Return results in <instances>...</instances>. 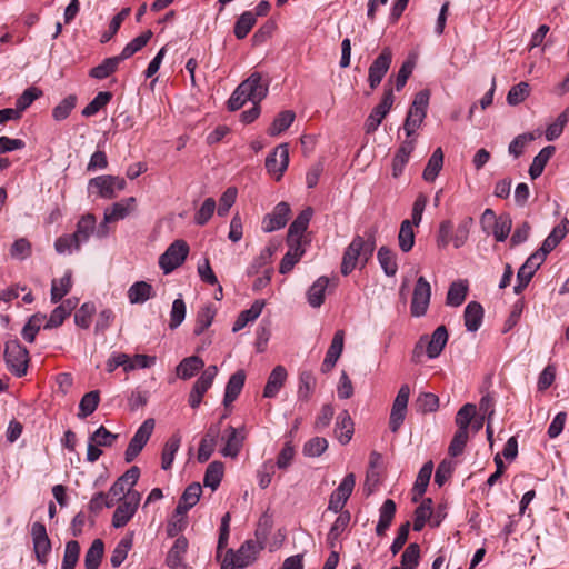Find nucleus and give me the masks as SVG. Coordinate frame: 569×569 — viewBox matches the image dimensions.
<instances>
[{
    "instance_id": "f257e3e1",
    "label": "nucleus",
    "mask_w": 569,
    "mask_h": 569,
    "mask_svg": "<svg viewBox=\"0 0 569 569\" xmlns=\"http://www.w3.org/2000/svg\"><path fill=\"white\" fill-rule=\"evenodd\" d=\"M378 229L372 227L365 232V236H356L350 244L346 248L342 261L341 273L343 276L350 274L358 264L363 267L372 257L376 249V234Z\"/></svg>"
},
{
    "instance_id": "f03ea898",
    "label": "nucleus",
    "mask_w": 569,
    "mask_h": 569,
    "mask_svg": "<svg viewBox=\"0 0 569 569\" xmlns=\"http://www.w3.org/2000/svg\"><path fill=\"white\" fill-rule=\"evenodd\" d=\"M268 93V82H262L259 72H253L242 81L228 100V108L231 111L239 110L249 100L259 103Z\"/></svg>"
},
{
    "instance_id": "7ed1b4c3",
    "label": "nucleus",
    "mask_w": 569,
    "mask_h": 569,
    "mask_svg": "<svg viewBox=\"0 0 569 569\" xmlns=\"http://www.w3.org/2000/svg\"><path fill=\"white\" fill-rule=\"evenodd\" d=\"M3 357L7 369L14 377L21 378L27 375L30 361L29 351L18 340H10L6 343Z\"/></svg>"
},
{
    "instance_id": "20e7f679",
    "label": "nucleus",
    "mask_w": 569,
    "mask_h": 569,
    "mask_svg": "<svg viewBox=\"0 0 569 569\" xmlns=\"http://www.w3.org/2000/svg\"><path fill=\"white\" fill-rule=\"evenodd\" d=\"M448 337V331L445 326L437 327L430 338L428 336H422L415 346L412 355L413 361H418L419 357L423 352V348H426L428 358H437L447 345Z\"/></svg>"
},
{
    "instance_id": "39448f33",
    "label": "nucleus",
    "mask_w": 569,
    "mask_h": 569,
    "mask_svg": "<svg viewBox=\"0 0 569 569\" xmlns=\"http://www.w3.org/2000/svg\"><path fill=\"white\" fill-rule=\"evenodd\" d=\"M429 98L430 94L428 90H421L416 93L403 123V130L408 139L416 132L426 118Z\"/></svg>"
},
{
    "instance_id": "423d86ee",
    "label": "nucleus",
    "mask_w": 569,
    "mask_h": 569,
    "mask_svg": "<svg viewBox=\"0 0 569 569\" xmlns=\"http://www.w3.org/2000/svg\"><path fill=\"white\" fill-rule=\"evenodd\" d=\"M189 246L184 240L173 241L159 258V266L166 274L180 267L187 259Z\"/></svg>"
},
{
    "instance_id": "0eeeda50",
    "label": "nucleus",
    "mask_w": 569,
    "mask_h": 569,
    "mask_svg": "<svg viewBox=\"0 0 569 569\" xmlns=\"http://www.w3.org/2000/svg\"><path fill=\"white\" fill-rule=\"evenodd\" d=\"M30 535L32 539L33 552L38 563L42 566L47 565L52 546L51 540L47 533L46 526L40 521L33 522L31 526Z\"/></svg>"
},
{
    "instance_id": "6e6552de",
    "label": "nucleus",
    "mask_w": 569,
    "mask_h": 569,
    "mask_svg": "<svg viewBox=\"0 0 569 569\" xmlns=\"http://www.w3.org/2000/svg\"><path fill=\"white\" fill-rule=\"evenodd\" d=\"M140 500L141 496L138 491H129L127 495H124L113 512L112 526L114 528L124 527L134 516Z\"/></svg>"
},
{
    "instance_id": "1a4fd4ad",
    "label": "nucleus",
    "mask_w": 569,
    "mask_h": 569,
    "mask_svg": "<svg viewBox=\"0 0 569 569\" xmlns=\"http://www.w3.org/2000/svg\"><path fill=\"white\" fill-rule=\"evenodd\" d=\"M126 188V180L117 176H99L89 181V190L96 189L97 194L103 199H113L117 191Z\"/></svg>"
},
{
    "instance_id": "9d476101",
    "label": "nucleus",
    "mask_w": 569,
    "mask_h": 569,
    "mask_svg": "<svg viewBox=\"0 0 569 569\" xmlns=\"http://www.w3.org/2000/svg\"><path fill=\"white\" fill-rule=\"evenodd\" d=\"M154 429V420L149 418L142 422L138 428L133 437L131 438L126 452L124 459L127 462L133 461L138 455L142 451L143 447L149 441Z\"/></svg>"
},
{
    "instance_id": "9b49d317",
    "label": "nucleus",
    "mask_w": 569,
    "mask_h": 569,
    "mask_svg": "<svg viewBox=\"0 0 569 569\" xmlns=\"http://www.w3.org/2000/svg\"><path fill=\"white\" fill-rule=\"evenodd\" d=\"M431 298V286L425 277H419L412 292L410 312L413 317L426 315Z\"/></svg>"
},
{
    "instance_id": "f8f14e48",
    "label": "nucleus",
    "mask_w": 569,
    "mask_h": 569,
    "mask_svg": "<svg viewBox=\"0 0 569 569\" xmlns=\"http://www.w3.org/2000/svg\"><path fill=\"white\" fill-rule=\"evenodd\" d=\"M289 164V148L287 143L279 144L266 159L268 173L279 181Z\"/></svg>"
},
{
    "instance_id": "ddd939ff",
    "label": "nucleus",
    "mask_w": 569,
    "mask_h": 569,
    "mask_svg": "<svg viewBox=\"0 0 569 569\" xmlns=\"http://www.w3.org/2000/svg\"><path fill=\"white\" fill-rule=\"evenodd\" d=\"M356 485V477L353 473H348L342 479L338 488L331 493L329 498L328 509L338 513L342 511L349 497L351 496Z\"/></svg>"
},
{
    "instance_id": "4468645a",
    "label": "nucleus",
    "mask_w": 569,
    "mask_h": 569,
    "mask_svg": "<svg viewBox=\"0 0 569 569\" xmlns=\"http://www.w3.org/2000/svg\"><path fill=\"white\" fill-rule=\"evenodd\" d=\"M392 61V52L390 48H383L381 53L375 59L369 67L368 81L371 90H375L388 72Z\"/></svg>"
},
{
    "instance_id": "2eb2a0df",
    "label": "nucleus",
    "mask_w": 569,
    "mask_h": 569,
    "mask_svg": "<svg viewBox=\"0 0 569 569\" xmlns=\"http://www.w3.org/2000/svg\"><path fill=\"white\" fill-rule=\"evenodd\" d=\"M290 207L287 202H279L271 213L267 214L262 220V230L264 232H272L283 228L290 214Z\"/></svg>"
},
{
    "instance_id": "dca6fc26",
    "label": "nucleus",
    "mask_w": 569,
    "mask_h": 569,
    "mask_svg": "<svg viewBox=\"0 0 569 569\" xmlns=\"http://www.w3.org/2000/svg\"><path fill=\"white\" fill-rule=\"evenodd\" d=\"M262 548L257 541L247 540L237 552H233V550H228L227 552L228 556L236 560L238 568H246L256 560L257 555Z\"/></svg>"
},
{
    "instance_id": "f3484780",
    "label": "nucleus",
    "mask_w": 569,
    "mask_h": 569,
    "mask_svg": "<svg viewBox=\"0 0 569 569\" xmlns=\"http://www.w3.org/2000/svg\"><path fill=\"white\" fill-rule=\"evenodd\" d=\"M221 432L220 422L211 425L208 430L206 431L204 436L202 437L199 449H198V456L197 459L199 462L203 463L207 462L211 455L214 451L217 440L219 438V435Z\"/></svg>"
},
{
    "instance_id": "a211bd4d",
    "label": "nucleus",
    "mask_w": 569,
    "mask_h": 569,
    "mask_svg": "<svg viewBox=\"0 0 569 569\" xmlns=\"http://www.w3.org/2000/svg\"><path fill=\"white\" fill-rule=\"evenodd\" d=\"M345 331L337 330L321 365L323 373L330 372L343 351Z\"/></svg>"
},
{
    "instance_id": "6ab92c4d",
    "label": "nucleus",
    "mask_w": 569,
    "mask_h": 569,
    "mask_svg": "<svg viewBox=\"0 0 569 569\" xmlns=\"http://www.w3.org/2000/svg\"><path fill=\"white\" fill-rule=\"evenodd\" d=\"M222 440L224 441V446L220 450L221 455L223 457L237 458L242 448L243 436H239L238 430L229 426L223 431Z\"/></svg>"
},
{
    "instance_id": "aec40b11",
    "label": "nucleus",
    "mask_w": 569,
    "mask_h": 569,
    "mask_svg": "<svg viewBox=\"0 0 569 569\" xmlns=\"http://www.w3.org/2000/svg\"><path fill=\"white\" fill-rule=\"evenodd\" d=\"M311 217V208H307L298 214V217L292 221V223L289 227L287 242H303V233L308 229Z\"/></svg>"
},
{
    "instance_id": "412c9836",
    "label": "nucleus",
    "mask_w": 569,
    "mask_h": 569,
    "mask_svg": "<svg viewBox=\"0 0 569 569\" xmlns=\"http://www.w3.org/2000/svg\"><path fill=\"white\" fill-rule=\"evenodd\" d=\"M136 209V198L129 197L113 203L104 210L107 222H117L128 217Z\"/></svg>"
},
{
    "instance_id": "4be33fe9",
    "label": "nucleus",
    "mask_w": 569,
    "mask_h": 569,
    "mask_svg": "<svg viewBox=\"0 0 569 569\" xmlns=\"http://www.w3.org/2000/svg\"><path fill=\"white\" fill-rule=\"evenodd\" d=\"M288 377L286 368L281 365L276 366L270 372L266 387L263 389L264 398H274L283 387Z\"/></svg>"
},
{
    "instance_id": "5701e85b",
    "label": "nucleus",
    "mask_w": 569,
    "mask_h": 569,
    "mask_svg": "<svg viewBox=\"0 0 569 569\" xmlns=\"http://www.w3.org/2000/svg\"><path fill=\"white\" fill-rule=\"evenodd\" d=\"M96 216L92 213L83 214L77 222L76 231L72 233L74 241L81 247L88 242L90 237L94 234Z\"/></svg>"
},
{
    "instance_id": "b1692460",
    "label": "nucleus",
    "mask_w": 569,
    "mask_h": 569,
    "mask_svg": "<svg viewBox=\"0 0 569 569\" xmlns=\"http://www.w3.org/2000/svg\"><path fill=\"white\" fill-rule=\"evenodd\" d=\"M287 243L289 246V250L286 252L283 258L281 259V262L279 266V272L281 274L289 273L293 269L296 263H298L299 260L305 254L303 242L292 241V242H287Z\"/></svg>"
},
{
    "instance_id": "393cba45",
    "label": "nucleus",
    "mask_w": 569,
    "mask_h": 569,
    "mask_svg": "<svg viewBox=\"0 0 569 569\" xmlns=\"http://www.w3.org/2000/svg\"><path fill=\"white\" fill-rule=\"evenodd\" d=\"M413 149L415 141L412 139H407L400 144L392 160V176L395 178L402 174Z\"/></svg>"
},
{
    "instance_id": "a878e982",
    "label": "nucleus",
    "mask_w": 569,
    "mask_h": 569,
    "mask_svg": "<svg viewBox=\"0 0 569 569\" xmlns=\"http://www.w3.org/2000/svg\"><path fill=\"white\" fill-rule=\"evenodd\" d=\"M201 493H202V488H201L200 483L193 482V483L189 485L179 499V502L177 506L178 513L187 515V512L193 506L197 505V502L200 499Z\"/></svg>"
},
{
    "instance_id": "bb28decb",
    "label": "nucleus",
    "mask_w": 569,
    "mask_h": 569,
    "mask_svg": "<svg viewBox=\"0 0 569 569\" xmlns=\"http://www.w3.org/2000/svg\"><path fill=\"white\" fill-rule=\"evenodd\" d=\"M336 436L341 445H347L353 436V421L348 410H342L336 421Z\"/></svg>"
},
{
    "instance_id": "cd10ccee",
    "label": "nucleus",
    "mask_w": 569,
    "mask_h": 569,
    "mask_svg": "<svg viewBox=\"0 0 569 569\" xmlns=\"http://www.w3.org/2000/svg\"><path fill=\"white\" fill-rule=\"evenodd\" d=\"M396 503L392 499H387L379 509V521L376 527L378 536H385L392 523L396 515Z\"/></svg>"
},
{
    "instance_id": "c85d7f7f",
    "label": "nucleus",
    "mask_w": 569,
    "mask_h": 569,
    "mask_svg": "<svg viewBox=\"0 0 569 569\" xmlns=\"http://www.w3.org/2000/svg\"><path fill=\"white\" fill-rule=\"evenodd\" d=\"M246 381V375L242 370H238L230 378L226 386L223 405L230 406L240 395Z\"/></svg>"
},
{
    "instance_id": "c756f323",
    "label": "nucleus",
    "mask_w": 569,
    "mask_h": 569,
    "mask_svg": "<svg viewBox=\"0 0 569 569\" xmlns=\"http://www.w3.org/2000/svg\"><path fill=\"white\" fill-rule=\"evenodd\" d=\"M463 319L468 331H477L483 319L482 306L477 301H470L465 309Z\"/></svg>"
},
{
    "instance_id": "7c9ffc66",
    "label": "nucleus",
    "mask_w": 569,
    "mask_h": 569,
    "mask_svg": "<svg viewBox=\"0 0 569 569\" xmlns=\"http://www.w3.org/2000/svg\"><path fill=\"white\" fill-rule=\"evenodd\" d=\"M204 366L203 360L198 356L184 358L176 368L178 378L188 380L198 373Z\"/></svg>"
},
{
    "instance_id": "2f4dec72",
    "label": "nucleus",
    "mask_w": 569,
    "mask_h": 569,
    "mask_svg": "<svg viewBox=\"0 0 569 569\" xmlns=\"http://www.w3.org/2000/svg\"><path fill=\"white\" fill-rule=\"evenodd\" d=\"M188 550V540L184 537H179L171 549L169 550L166 562L171 569H179L182 567L184 555Z\"/></svg>"
},
{
    "instance_id": "473e14b6",
    "label": "nucleus",
    "mask_w": 569,
    "mask_h": 569,
    "mask_svg": "<svg viewBox=\"0 0 569 569\" xmlns=\"http://www.w3.org/2000/svg\"><path fill=\"white\" fill-rule=\"evenodd\" d=\"M263 307V300H256L251 305L250 309L241 311L233 323L232 331L238 332L242 330L249 322L254 321L261 315Z\"/></svg>"
},
{
    "instance_id": "72a5a7b5",
    "label": "nucleus",
    "mask_w": 569,
    "mask_h": 569,
    "mask_svg": "<svg viewBox=\"0 0 569 569\" xmlns=\"http://www.w3.org/2000/svg\"><path fill=\"white\" fill-rule=\"evenodd\" d=\"M329 279L325 276L319 277L307 291L308 303L312 308H319L325 301L326 289L328 288Z\"/></svg>"
},
{
    "instance_id": "f704fd0d",
    "label": "nucleus",
    "mask_w": 569,
    "mask_h": 569,
    "mask_svg": "<svg viewBox=\"0 0 569 569\" xmlns=\"http://www.w3.org/2000/svg\"><path fill=\"white\" fill-rule=\"evenodd\" d=\"M181 445V436L173 433L164 443L161 455V468L169 470L172 467L176 453Z\"/></svg>"
},
{
    "instance_id": "c9c22d12",
    "label": "nucleus",
    "mask_w": 569,
    "mask_h": 569,
    "mask_svg": "<svg viewBox=\"0 0 569 569\" xmlns=\"http://www.w3.org/2000/svg\"><path fill=\"white\" fill-rule=\"evenodd\" d=\"M153 297L152 286L146 281L134 282L128 290V299L131 303H144Z\"/></svg>"
},
{
    "instance_id": "e433bc0d",
    "label": "nucleus",
    "mask_w": 569,
    "mask_h": 569,
    "mask_svg": "<svg viewBox=\"0 0 569 569\" xmlns=\"http://www.w3.org/2000/svg\"><path fill=\"white\" fill-rule=\"evenodd\" d=\"M569 232V220L567 218L562 219L559 224H557L549 236L542 242V247L545 251L551 252L567 236Z\"/></svg>"
},
{
    "instance_id": "4c0bfd02",
    "label": "nucleus",
    "mask_w": 569,
    "mask_h": 569,
    "mask_svg": "<svg viewBox=\"0 0 569 569\" xmlns=\"http://www.w3.org/2000/svg\"><path fill=\"white\" fill-rule=\"evenodd\" d=\"M556 148L553 146H547L540 150V152L533 158L532 163L529 168V176L531 179H537L543 172V169L550 158L553 156Z\"/></svg>"
},
{
    "instance_id": "58836bf2",
    "label": "nucleus",
    "mask_w": 569,
    "mask_h": 569,
    "mask_svg": "<svg viewBox=\"0 0 569 569\" xmlns=\"http://www.w3.org/2000/svg\"><path fill=\"white\" fill-rule=\"evenodd\" d=\"M72 287V273L68 270L60 279H53L51 282V301L57 303L66 295L69 293Z\"/></svg>"
},
{
    "instance_id": "ea45409f",
    "label": "nucleus",
    "mask_w": 569,
    "mask_h": 569,
    "mask_svg": "<svg viewBox=\"0 0 569 569\" xmlns=\"http://www.w3.org/2000/svg\"><path fill=\"white\" fill-rule=\"evenodd\" d=\"M104 553V543L101 539H94L84 556L86 569H98Z\"/></svg>"
},
{
    "instance_id": "a19ab883",
    "label": "nucleus",
    "mask_w": 569,
    "mask_h": 569,
    "mask_svg": "<svg viewBox=\"0 0 569 569\" xmlns=\"http://www.w3.org/2000/svg\"><path fill=\"white\" fill-rule=\"evenodd\" d=\"M467 293H468L467 281H462V280L455 281L449 287L447 298H446V303L451 307H459L466 300Z\"/></svg>"
},
{
    "instance_id": "79ce46f5",
    "label": "nucleus",
    "mask_w": 569,
    "mask_h": 569,
    "mask_svg": "<svg viewBox=\"0 0 569 569\" xmlns=\"http://www.w3.org/2000/svg\"><path fill=\"white\" fill-rule=\"evenodd\" d=\"M443 166V152L437 148L428 160L422 177L426 181L432 182L439 174Z\"/></svg>"
},
{
    "instance_id": "37998d69",
    "label": "nucleus",
    "mask_w": 569,
    "mask_h": 569,
    "mask_svg": "<svg viewBox=\"0 0 569 569\" xmlns=\"http://www.w3.org/2000/svg\"><path fill=\"white\" fill-rule=\"evenodd\" d=\"M122 61L123 60L120 58V56L107 58L99 66L92 68L89 74L96 79H106L118 69V66Z\"/></svg>"
},
{
    "instance_id": "c03bdc74",
    "label": "nucleus",
    "mask_w": 569,
    "mask_h": 569,
    "mask_svg": "<svg viewBox=\"0 0 569 569\" xmlns=\"http://www.w3.org/2000/svg\"><path fill=\"white\" fill-rule=\"evenodd\" d=\"M153 33L151 30H147L140 36L132 39L121 51L119 54L122 60L129 59L134 53L140 51L143 47L147 46V43L152 38Z\"/></svg>"
},
{
    "instance_id": "a18cd8bd",
    "label": "nucleus",
    "mask_w": 569,
    "mask_h": 569,
    "mask_svg": "<svg viewBox=\"0 0 569 569\" xmlns=\"http://www.w3.org/2000/svg\"><path fill=\"white\" fill-rule=\"evenodd\" d=\"M433 470V463L432 461L426 462L422 468L420 469L418 477L416 479L415 486H413V492L415 497L413 500L417 501L418 497H421L429 485L431 475Z\"/></svg>"
},
{
    "instance_id": "49530a36",
    "label": "nucleus",
    "mask_w": 569,
    "mask_h": 569,
    "mask_svg": "<svg viewBox=\"0 0 569 569\" xmlns=\"http://www.w3.org/2000/svg\"><path fill=\"white\" fill-rule=\"evenodd\" d=\"M296 114L291 110L280 112L268 129V133L272 137L279 136L286 131L295 121Z\"/></svg>"
},
{
    "instance_id": "de8ad7c7",
    "label": "nucleus",
    "mask_w": 569,
    "mask_h": 569,
    "mask_svg": "<svg viewBox=\"0 0 569 569\" xmlns=\"http://www.w3.org/2000/svg\"><path fill=\"white\" fill-rule=\"evenodd\" d=\"M100 395L98 390L87 392L80 400L78 417L84 419L92 415L99 406Z\"/></svg>"
},
{
    "instance_id": "09e8293b",
    "label": "nucleus",
    "mask_w": 569,
    "mask_h": 569,
    "mask_svg": "<svg viewBox=\"0 0 569 569\" xmlns=\"http://www.w3.org/2000/svg\"><path fill=\"white\" fill-rule=\"evenodd\" d=\"M154 363H156V357H153V356L138 353V355H134L131 357L128 353H126L123 371L130 372L136 369L150 368Z\"/></svg>"
},
{
    "instance_id": "8fccbe9b",
    "label": "nucleus",
    "mask_w": 569,
    "mask_h": 569,
    "mask_svg": "<svg viewBox=\"0 0 569 569\" xmlns=\"http://www.w3.org/2000/svg\"><path fill=\"white\" fill-rule=\"evenodd\" d=\"M339 516L335 520L333 525L330 528V531L328 533V543L331 548L335 547L336 540L341 536V533L346 530L348 527L351 516L349 511H340L338 512Z\"/></svg>"
},
{
    "instance_id": "3c124183",
    "label": "nucleus",
    "mask_w": 569,
    "mask_h": 569,
    "mask_svg": "<svg viewBox=\"0 0 569 569\" xmlns=\"http://www.w3.org/2000/svg\"><path fill=\"white\" fill-rule=\"evenodd\" d=\"M378 261L388 277H393L398 271L396 254L387 247H381L377 254Z\"/></svg>"
},
{
    "instance_id": "603ef678",
    "label": "nucleus",
    "mask_w": 569,
    "mask_h": 569,
    "mask_svg": "<svg viewBox=\"0 0 569 569\" xmlns=\"http://www.w3.org/2000/svg\"><path fill=\"white\" fill-rule=\"evenodd\" d=\"M399 247L403 252H409L415 244L413 224L410 220H403L398 234Z\"/></svg>"
},
{
    "instance_id": "864d4df0",
    "label": "nucleus",
    "mask_w": 569,
    "mask_h": 569,
    "mask_svg": "<svg viewBox=\"0 0 569 569\" xmlns=\"http://www.w3.org/2000/svg\"><path fill=\"white\" fill-rule=\"evenodd\" d=\"M432 515V500L426 498L415 511L413 530L421 531Z\"/></svg>"
},
{
    "instance_id": "5fc2aeb1",
    "label": "nucleus",
    "mask_w": 569,
    "mask_h": 569,
    "mask_svg": "<svg viewBox=\"0 0 569 569\" xmlns=\"http://www.w3.org/2000/svg\"><path fill=\"white\" fill-rule=\"evenodd\" d=\"M256 21H257V19L254 17L253 12H251V11L243 12L234 23L233 31H234L236 38L239 40L244 39L249 34V32L251 31L253 26L256 24Z\"/></svg>"
},
{
    "instance_id": "6e6d98bb",
    "label": "nucleus",
    "mask_w": 569,
    "mask_h": 569,
    "mask_svg": "<svg viewBox=\"0 0 569 569\" xmlns=\"http://www.w3.org/2000/svg\"><path fill=\"white\" fill-rule=\"evenodd\" d=\"M316 387V377L309 370L302 371L299 376L298 398L308 401Z\"/></svg>"
},
{
    "instance_id": "4d7b16f0",
    "label": "nucleus",
    "mask_w": 569,
    "mask_h": 569,
    "mask_svg": "<svg viewBox=\"0 0 569 569\" xmlns=\"http://www.w3.org/2000/svg\"><path fill=\"white\" fill-rule=\"evenodd\" d=\"M223 477V463L220 461L211 462L204 473V486L210 487L212 490H216Z\"/></svg>"
},
{
    "instance_id": "13d9d810",
    "label": "nucleus",
    "mask_w": 569,
    "mask_h": 569,
    "mask_svg": "<svg viewBox=\"0 0 569 569\" xmlns=\"http://www.w3.org/2000/svg\"><path fill=\"white\" fill-rule=\"evenodd\" d=\"M218 373L217 366L212 365L204 369L201 376L194 382L192 390L198 391L200 395L204 396V393L210 389L213 383V380Z\"/></svg>"
},
{
    "instance_id": "bf43d9fd",
    "label": "nucleus",
    "mask_w": 569,
    "mask_h": 569,
    "mask_svg": "<svg viewBox=\"0 0 569 569\" xmlns=\"http://www.w3.org/2000/svg\"><path fill=\"white\" fill-rule=\"evenodd\" d=\"M112 99V93L109 91H100L91 102H89L82 110L83 117H92L104 108Z\"/></svg>"
},
{
    "instance_id": "052dcab7",
    "label": "nucleus",
    "mask_w": 569,
    "mask_h": 569,
    "mask_svg": "<svg viewBox=\"0 0 569 569\" xmlns=\"http://www.w3.org/2000/svg\"><path fill=\"white\" fill-rule=\"evenodd\" d=\"M214 316L216 310L212 307L206 306L201 308L197 313L196 325L193 329L194 335L199 336L203 333L204 330H207L211 326Z\"/></svg>"
},
{
    "instance_id": "680f3d73",
    "label": "nucleus",
    "mask_w": 569,
    "mask_h": 569,
    "mask_svg": "<svg viewBox=\"0 0 569 569\" xmlns=\"http://www.w3.org/2000/svg\"><path fill=\"white\" fill-rule=\"evenodd\" d=\"M80 556V545L77 540L66 543L61 569H74Z\"/></svg>"
},
{
    "instance_id": "e2e57ef3",
    "label": "nucleus",
    "mask_w": 569,
    "mask_h": 569,
    "mask_svg": "<svg viewBox=\"0 0 569 569\" xmlns=\"http://www.w3.org/2000/svg\"><path fill=\"white\" fill-rule=\"evenodd\" d=\"M476 415V406L472 403L463 405L456 415V425L458 427L457 430L468 431L470 425L472 423V419Z\"/></svg>"
},
{
    "instance_id": "0e129e2a",
    "label": "nucleus",
    "mask_w": 569,
    "mask_h": 569,
    "mask_svg": "<svg viewBox=\"0 0 569 569\" xmlns=\"http://www.w3.org/2000/svg\"><path fill=\"white\" fill-rule=\"evenodd\" d=\"M569 121V107L566 108L556 119L555 122L548 126L546 130V139L548 141H553L560 137L563 131L565 126Z\"/></svg>"
},
{
    "instance_id": "69168bd1",
    "label": "nucleus",
    "mask_w": 569,
    "mask_h": 569,
    "mask_svg": "<svg viewBox=\"0 0 569 569\" xmlns=\"http://www.w3.org/2000/svg\"><path fill=\"white\" fill-rule=\"evenodd\" d=\"M77 97L74 94H70L66 97L58 106H56L52 110V117L57 121H62L69 117L71 111L76 108Z\"/></svg>"
},
{
    "instance_id": "338daca9",
    "label": "nucleus",
    "mask_w": 569,
    "mask_h": 569,
    "mask_svg": "<svg viewBox=\"0 0 569 569\" xmlns=\"http://www.w3.org/2000/svg\"><path fill=\"white\" fill-rule=\"evenodd\" d=\"M420 560V547L418 543H410L401 555V566L403 569H415Z\"/></svg>"
},
{
    "instance_id": "774afa93",
    "label": "nucleus",
    "mask_w": 569,
    "mask_h": 569,
    "mask_svg": "<svg viewBox=\"0 0 569 569\" xmlns=\"http://www.w3.org/2000/svg\"><path fill=\"white\" fill-rule=\"evenodd\" d=\"M217 208L216 200L213 198H207L199 210L194 214V222L198 226H204L211 219Z\"/></svg>"
}]
</instances>
